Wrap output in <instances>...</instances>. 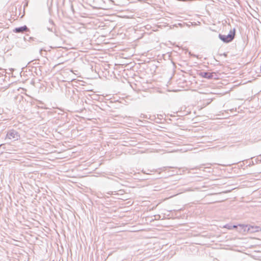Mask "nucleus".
Listing matches in <instances>:
<instances>
[{
	"instance_id": "obj_2",
	"label": "nucleus",
	"mask_w": 261,
	"mask_h": 261,
	"mask_svg": "<svg viewBox=\"0 0 261 261\" xmlns=\"http://www.w3.org/2000/svg\"><path fill=\"white\" fill-rule=\"evenodd\" d=\"M6 139H13L15 141L18 140L20 139V135L17 130L11 129L8 131Z\"/></svg>"
},
{
	"instance_id": "obj_4",
	"label": "nucleus",
	"mask_w": 261,
	"mask_h": 261,
	"mask_svg": "<svg viewBox=\"0 0 261 261\" xmlns=\"http://www.w3.org/2000/svg\"><path fill=\"white\" fill-rule=\"evenodd\" d=\"M30 29L27 27V25H23L17 28H15L13 32L15 33H22L24 32H29Z\"/></svg>"
},
{
	"instance_id": "obj_7",
	"label": "nucleus",
	"mask_w": 261,
	"mask_h": 261,
	"mask_svg": "<svg viewBox=\"0 0 261 261\" xmlns=\"http://www.w3.org/2000/svg\"><path fill=\"white\" fill-rule=\"evenodd\" d=\"M49 22H50V26L47 27V30L50 32H54L56 34V36H58V35L56 34V28L54 27V23L53 21L51 20H50Z\"/></svg>"
},
{
	"instance_id": "obj_9",
	"label": "nucleus",
	"mask_w": 261,
	"mask_h": 261,
	"mask_svg": "<svg viewBox=\"0 0 261 261\" xmlns=\"http://www.w3.org/2000/svg\"><path fill=\"white\" fill-rule=\"evenodd\" d=\"M258 161L261 162V155H259L258 158L255 160V162L252 161V163H250L249 164V166L253 165L255 164H257L258 163Z\"/></svg>"
},
{
	"instance_id": "obj_11",
	"label": "nucleus",
	"mask_w": 261,
	"mask_h": 261,
	"mask_svg": "<svg viewBox=\"0 0 261 261\" xmlns=\"http://www.w3.org/2000/svg\"><path fill=\"white\" fill-rule=\"evenodd\" d=\"M169 168V167H164L163 168H161V169H160V170H166V169H167V168Z\"/></svg>"
},
{
	"instance_id": "obj_12",
	"label": "nucleus",
	"mask_w": 261,
	"mask_h": 261,
	"mask_svg": "<svg viewBox=\"0 0 261 261\" xmlns=\"http://www.w3.org/2000/svg\"><path fill=\"white\" fill-rule=\"evenodd\" d=\"M223 55L226 57H227V54L226 53H224V54H223Z\"/></svg>"
},
{
	"instance_id": "obj_18",
	"label": "nucleus",
	"mask_w": 261,
	"mask_h": 261,
	"mask_svg": "<svg viewBox=\"0 0 261 261\" xmlns=\"http://www.w3.org/2000/svg\"><path fill=\"white\" fill-rule=\"evenodd\" d=\"M227 192H228V191H225V192H224L223 193H226Z\"/></svg>"
},
{
	"instance_id": "obj_5",
	"label": "nucleus",
	"mask_w": 261,
	"mask_h": 261,
	"mask_svg": "<svg viewBox=\"0 0 261 261\" xmlns=\"http://www.w3.org/2000/svg\"><path fill=\"white\" fill-rule=\"evenodd\" d=\"M244 227H249V228H248V230H250V233H254L261 231V227L258 226L249 225V226H244Z\"/></svg>"
},
{
	"instance_id": "obj_10",
	"label": "nucleus",
	"mask_w": 261,
	"mask_h": 261,
	"mask_svg": "<svg viewBox=\"0 0 261 261\" xmlns=\"http://www.w3.org/2000/svg\"><path fill=\"white\" fill-rule=\"evenodd\" d=\"M226 227H227L229 229H237L238 230V229L239 228V225H226Z\"/></svg>"
},
{
	"instance_id": "obj_17",
	"label": "nucleus",
	"mask_w": 261,
	"mask_h": 261,
	"mask_svg": "<svg viewBox=\"0 0 261 261\" xmlns=\"http://www.w3.org/2000/svg\"><path fill=\"white\" fill-rule=\"evenodd\" d=\"M143 172L144 173H146V172L144 170H143Z\"/></svg>"
},
{
	"instance_id": "obj_16",
	"label": "nucleus",
	"mask_w": 261,
	"mask_h": 261,
	"mask_svg": "<svg viewBox=\"0 0 261 261\" xmlns=\"http://www.w3.org/2000/svg\"><path fill=\"white\" fill-rule=\"evenodd\" d=\"M150 172H154V170H150Z\"/></svg>"
},
{
	"instance_id": "obj_13",
	"label": "nucleus",
	"mask_w": 261,
	"mask_h": 261,
	"mask_svg": "<svg viewBox=\"0 0 261 261\" xmlns=\"http://www.w3.org/2000/svg\"><path fill=\"white\" fill-rule=\"evenodd\" d=\"M24 40H25V41H26V40H28V39H27L25 37H24Z\"/></svg>"
},
{
	"instance_id": "obj_8",
	"label": "nucleus",
	"mask_w": 261,
	"mask_h": 261,
	"mask_svg": "<svg viewBox=\"0 0 261 261\" xmlns=\"http://www.w3.org/2000/svg\"><path fill=\"white\" fill-rule=\"evenodd\" d=\"M28 41H32L35 42L36 44H37V43H40V42H42V41H39L37 38H36L35 37H29Z\"/></svg>"
},
{
	"instance_id": "obj_1",
	"label": "nucleus",
	"mask_w": 261,
	"mask_h": 261,
	"mask_svg": "<svg viewBox=\"0 0 261 261\" xmlns=\"http://www.w3.org/2000/svg\"><path fill=\"white\" fill-rule=\"evenodd\" d=\"M236 29L233 28V29L230 30L228 35H224L219 34L218 37L224 43H228L232 42L236 36Z\"/></svg>"
},
{
	"instance_id": "obj_6",
	"label": "nucleus",
	"mask_w": 261,
	"mask_h": 261,
	"mask_svg": "<svg viewBox=\"0 0 261 261\" xmlns=\"http://www.w3.org/2000/svg\"><path fill=\"white\" fill-rule=\"evenodd\" d=\"M244 226H249V225H245L242 224H239V228L238 229V231H239L242 233L250 232V230H248L249 227H244Z\"/></svg>"
},
{
	"instance_id": "obj_14",
	"label": "nucleus",
	"mask_w": 261,
	"mask_h": 261,
	"mask_svg": "<svg viewBox=\"0 0 261 261\" xmlns=\"http://www.w3.org/2000/svg\"><path fill=\"white\" fill-rule=\"evenodd\" d=\"M4 145V144H1L0 145V148Z\"/></svg>"
},
{
	"instance_id": "obj_15",
	"label": "nucleus",
	"mask_w": 261,
	"mask_h": 261,
	"mask_svg": "<svg viewBox=\"0 0 261 261\" xmlns=\"http://www.w3.org/2000/svg\"><path fill=\"white\" fill-rule=\"evenodd\" d=\"M3 153V151H1L0 152V154H2Z\"/></svg>"
},
{
	"instance_id": "obj_3",
	"label": "nucleus",
	"mask_w": 261,
	"mask_h": 261,
	"mask_svg": "<svg viewBox=\"0 0 261 261\" xmlns=\"http://www.w3.org/2000/svg\"><path fill=\"white\" fill-rule=\"evenodd\" d=\"M198 74L202 77L211 80L214 79L215 73L205 71H199Z\"/></svg>"
}]
</instances>
